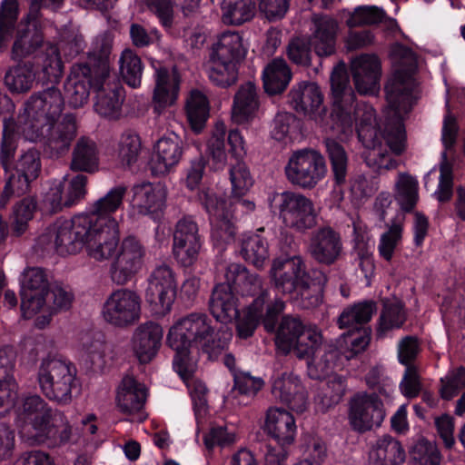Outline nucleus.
Listing matches in <instances>:
<instances>
[{"mask_svg": "<svg viewBox=\"0 0 465 465\" xmlns=\"http://www.w3.org/2000/svg\"><path fill=\"white\" fill-rule=\"evenodd\" d=\"M37 59L41 61L42 75L39 78L46 83L57 84L63 76L64 68L58 47L49 45Z\"/></svg>", "mask_w": 465, "mask_h": 465, "instance_id": "864d4df0", "label": "nucleus"}, {"mask_svg": "<svg viewBox=\"0 0 465 465\" xmlns=\"http://www.w3.org/2000/svg\"><path fill=\"white\" fill-rule=\"evenodd\" d=\"M64 106L62 93L54 86L34 93L18 115L22 136L40 143L52 156L67 152L76 136L77 126L75 117L70 114L58 121Z\"/></svg>", "mask_w": 465, "mask_h": 465, "instance_id": "f03ea898", "label": "nucleus"}, {"mask_svg": "<svg viewBox=\"0 0 465 465\" xmlns=\"http://www.w3.org/2000/svg\"><path fill=\"white\" fill-rule=\"evenodd\" d=\"M313 28L307 40L310 47L319 56H330L336 50V37L339 32L338 22L327 15L314 16Z\"/></svg>", "mask_w": 465, "mask_h": 465, "instance_id": "473e14b6", "label": "nucleus"}, {"mask_svg": "<svg viewBox=\"0 0 465 465\" xmlns=\"http://www.w3.org/2000/svg\"><path fill=\"white\" fill-rule=\"evenodd\" d=\"M36 71L32 62L19 64L10 68L5 76V83L13 93H25L33 88Z\"/></svg>", "mask_w": 465, "mask_h": 465, "instance_id": "49530a36", "label": "nucleus"}, {"mask_svg": "<svg viewBox=\"0 0 465 465\" xmlns=\"http://www.w3.org/2000/svg\"><path fill=\"white\" fill-rule=\"evenodd\" d=\"M272 393L297 412H302L307 407L305 390L300 379L292 372L273 376Z\"/></svg>", "mask_w": 465, "mask_h": 465, "instance_id": "7c9ffc66", "label": "nucleus"}, {"mask_svg": "<svg viewBox=\"0 0 465 465\" xmlns=\"http://www.w3.org/2000/svg\"><path fill=\"white\" fill-rule=\"evenodd\" d=\"M337 351L331 347H324V351L307 362L308 375L314 380L328 377L323 403L326 406L337 404L346 391V381L342 376L329 375L335 365Z\"/></svg>", "mask_w": 465, "mask_h": 465, "instance_id": "6ab92c4d", "label": "nucleus"}, {"mask_svg": "<svg viewBox=\"0 0 465 465\" xmlns=\"http://www.w3.org/2000/svg\"><path fill=\"white\" fill-rule=\"evenodd\" d=\"M263 430L281 448L292 445L297 436L293 415L279 407H271L266 411Z\"/></svg>", "mask_w": 465, "mask_h": 465, "instance_id": "cd10ccee", "label": "nucleus"}, {"mask_svg": "<svg viewBox=\"0 0 465 465\" xmlns=\"http://www.w3.org/2000/svg\"><path fill=\"white\" fill-rule=\"evenodd\" d=\"M186 114L188 121L196 133L203 130L209 117V101L204 94L193 90L186 100Z\"/></svg>", "mask_w": 465, "mask_h": 465, "instance_id": "09e8293b", "label": "nucleus"}, {"mask_svg": "<svg viewBox=\"0 0 465 465\" xmlns=\"http://www.w3.org/2000/svg\"><path fill=\"white\" fill-rule=\"evenodd\" d=\"M419 183L416 177L407 173H401L395 183V199L401 208L411 211L419 200Z\"/></svg>", "mask_w": 465, "mask_h": 465, "instance_id": "603ef678", "label": "nucleus"}, {"mask_svg": "<svg viewBox=\"0 0 465 465\" xmlns=\"http://www.w3.org/2000/svg\"><path fill=\"white\" fill-rule=\"evenodd\" d=\"M203 239L199 226L192 216L178 220L173 231V252L176 261L183 266L193 265L199 255Z\"/></svg>", "mask_w": 465, "mask_h": 465, "instance_id": "412c9836", "label": "nucleus"}, {"mask_svg": "<svg viewBox=\"0 0 465 465\" xmlns=\"http://www.w3.org/2000/svg\"><path fill=\"white\" fill-rule=\"evenodd\" d=\"M224 278L242 295H258L242 312V315L237 322L238 336L242 339L251 337L260 322H262L267 331H273L278 315L285 308L284 302L279 298L271 301L269 292L262 288V278L256 273H251L242 264H229L226 267Z\"/></svg>", "mask_w": 465, "mask_h": 465, "instance_id": "39448f33", "label": "nucleus"}, {"mask_svg": "<svg viewBox=\"0 0 465 465\" xmlns=\"http://www.w3.org/2000/svg\"><path fill=\"white\" fill-rule=\"evenodd\" d=\"M269 275L278 292L283 294L297 292L303 308L321 304L326 276L321 271L309 272L302 256L274 259Z\"/></svg>", "mask_w": 465, "mask_h": 465, "instance_id": "423d86ee", "label": "nucleus"}, {"mask_svg": "<svg viewBox=\"0 0 465 465\" xmlns=\"http://www.w3.org/2000/svg\"><path fill=\"white\" fill-rule=\"evenodd\" d=\"M254 13L253 0H223L222 3V18L227 25H242L251 20Z\"/></svg>", "mask_w": 465, "mask_h": 465, "instance_id": "3c124183", "label": "nucleus"}, {"mask_svg": "<svg viewBox=\"0 0 465 465\" xmlns=\"http://www.w3.org/2000/svg\"><path fill=\"white\" fill-rule=\"evenodd\" d=\"M41 171V161L37 151L28 150L23 153L15 164V172L11 173L5 185L0 207L7 204L12 195L25 194L30 187V183L35 180Z\"/></svg>", "mask_w": 465, "mask_h": 465, "instance_id": "4be33fe9", "label": "nucleus"}, {"mask_svg": "<svg viewBox=\"0 0 465 465\" xmlns=\"http://www.w3.org/2000/svg\"><path fill=\"white\" fill-rule=\"evenodd\" d=\"M241 254L255 267H263L270 256L267 240L259 233L245 234L242 240Z\"/></svg>", "mask_w": 465, "mask_h": 465, "instance_id": "de8ad7c7", "label": "nucleus"}, {"mask_svg": "<svg viewBox=\"0 0 465 465\" xmlns=\"http://www.w3.org/2000/svg\"><path fill=\"white\" fill-rule=\"evenodd\" d=\"M113 36L105 32L97 35L89 50V61L95 66L94 90H96L95 112L104 118L116 120L122 114L123 90L116 76L110 74L109 56Z\"/></svg>", "mask_w": 465, "mask_h": 465, "instance_id": "6e6552de", "label": "nucleus"}, {"mask_svg": "<svg viewBox=\"0 0 465 465\" xmlns=\"http://www.w3.org/2000/svg\"><path fill=\"white\" fill-rule=\"evenodd\" d=\"M406 320V313L401 302H386L380 317L378 332L380 335L392 329H399Z\"/></svg>", "mask_w": 465, "mask_h": 465, "instance_id": "0e129e2a", "label": "nucleus"}, {"mask_svg": "<svg viewBox=\"0 0 465 465\" xmlns=\"http://www.w3.org/2000/svg\"><path fill=\"white\" fill-rule=\"evenodd\" d=\"M119 236L116 219L74 215L48 226L38 237V243L54 248L60 255L74 254L84 246L90 258L102 262L116 252Z\"/></svg>", "mask_w": 465, "mask_h": 465, "instance_id": "7ed1b4c3", "label": "nucleus"}, {"mask_svg": "<svg viewBox=\"0 0 465 465\" xmlns=\"http://www.w3.org/2000/svg\"><path fill=\"white\" fill-rule=\"evenodd\" d=\"M95 69L89 59L86 63H79L72 66L64 83V94L70 106L79 108L88 102L90 88L94 89V80L97 76Z\"/></svg>", "mask_w": 465, "mask_h": 465, "instance_id": "b1692460", "label": "nucleus"}, {"mask_svg": "<svg viewBox=\"0 0 465 465\" xmlns=\"http://www.w3.org/2000/svg\"><path fill=\"white\" fill-rule=\"evenodd\" d=\"M308 251L318 262L331 265L341 254L342 242L341 236L329 226L322 227L312 234Z\"/></svg>", "mask_w": 465, "mask_h": 465, "instance_id": "c756f323", "label": "nucleus"}, {"mask_svg": "<svg viewBox=\"0 0 465 465\" xmlns=\"http://www.w3.org/2000/svg\"><path fill=\"white\" fill-rule=\"evenodd\" d=\"M35 210L36 201L32 197H25L15 203L12 213V231L15 236H21L27 231Z\"/></svg>", "mask_w": 465, "mask_h": 465, "instance_id": "bf43d9fd", "label": "nucleus"}, {"mask_svg": "<svg viewBox=\"0 0 465 465\" xmlns=\"http://www.w3.org/2000/svg\"><path fill=\"white\" fill-rule=\"evenodd\" d=\"M356 90L361 94L374 95L380 90L381 63L377 56L361 54L351 64Z\"/></svg>", "mask_w": 465, "mask_h": 465, "instance_id": "c85d7f7f", "label": "nucleus"}, {"mask_svg": "<svg viewBox=\"0 0 465 465\" xmlns=\"http://www.w3.org/2000/svg\"><path fill=\"white\" fill-rule=\"evenodd\" d=\"M274 331L275 345L282 354L293 351L298 358L309 361L324 351L321 331L316 326L304 325L298 317L283 316Z\"/></svg>", "mask_w": 465, "mask_h": 465, "instance_id": "1a4fd4ad", "label": "nucleus"}, {"mask_svg": "<svg viewBox=\"0 0 465 465\" xmlns=\"http://www.w3.org/2000/svg\"><path fill=\"white\" fill-rule=\"evenodd\" d=\"M21 311L24 318L30 319L47 305L49 283L45 272L39 267L25 269L20 279Z\"/></svg>", "mask_w": 465, "mask_h": 465, "instance_id": "a211bd4d", "label": "nucleus"}, {"mask_svg": "<svg viewBox=\"0 0 465 465\" xmlns=\"http://www.w3.org/2000/svg\"><path fill=\"white\" fill-rule=\"evenodd\" d=\"M376 303L372 301H361L346 307L339 316L340 329L363 328L376 312Z\"/></svg>", "mask_w": 465, "mask_h": 465, "instance_id": "37998d69", "label": "nucleus"}, {"mask_svg": "<svg viewBox=\"0 0 465 465\" xmlns=\"http://www.w3.org/2000/svg\"><path fill=\"white\" fill-rule=\"evenodd\" d=\"M98 166L99 155L95 142L86 137L80 138L72 153L71 169L76 172L94 173Z\"/></svg>", "mask_w": 465, "mask_h": 465, "instance_id": "ea45409f", "label": "nucleus"}, {"mask_svg": "<svg viewBox=\"0 0 465 465\" xmlns=\"http://www.w3.org/2000/svg\"><path fill=\"white\" fill-rule=\"evenodd\" d=\"M370 341L371 331L368 328L351 329L340 337L338 340L339 350L335 349V351L337 353L344 354L346 359H350L363 351L369 345ZM323 347H326V345H323ZM331 347L334 350L332 346Z\"/></svg>", "mask_w": 465, "mask_h": 465, "instance_id": "8fccbe9b", "label": "nucleus"}, {"mask_svg": "<svg viewBox=\"0 0 465 465\" xmlns=\"http://www.w3.org/2000/svg\"><path fill=\"white\" fill-rule=\"evenodd\" d=\"M19 123L15 124L12 118H4L3 140L1 143V163L5 170L9 171L15 156L16 144L15 134L22 133L18 129Z\"/></svg>", "mask_w": 465, "mask_h": 465, "instance_id": "e2e57ef3", "label": "nucleus"}, {"mask_svg": "<svg viewBox=\"0 0 465 465\" xmlns=\"http://www.w3.org/2000/svg\"><path fill=\"white\" fill-rule=\"evenodd\" d=\"M125 192V187L115 186L104 196L91 203L86 212L79 213L76 215H94L98 218L115 219L113 217V213H114L123 204V199Z\"/></svg>", "mask_w": 465, "mask_h": 465, "instance_id": "c03bdc74", "label": "nucleus"}, {"mask_svg": "<svg viewBox=\"0 0 465 465\" xmlns=\"http://www.w3.org/2000/svg\"><path fill=\"white\" fill-rule=\"evenodd\" d=\"M238 440V433L232 426H213L203 436V443L208 450L218 446L225 448Z\"/></svg>", "mask_w": 465, "mask_h": 465, "instance_id": "774afa93", "label": "nucleus"}, {"mask_svg": "<svg viewBox=\"0 0 465 465\" xmlns=\"http://www.w3.org/2000/svg\"><path fill=\"white\" fill-rule=\"evenodd\" d=\"M410 453L414 465H440L441 455L437 445L423 438L413 444Z\"/></svg>", "mask_w": 465, "mask_h": 465, "instance_id": "69168bd1", "label": "nucleus"}, {"mask_svg": "<svg viewBox=\"0 0 465 465\" xmlns=\"http://www.w3.org/2000/svg\"><path fill=\"white\" fill-rule=\"evenodd\" d=\"M83 350L86 360L94 369L104 371L110 366L116 357L114 347L99 338L86 336L83 340Z\"/></svg>", "mask_w": 465, "mask_h": 465, "instance_id": "58836bf2", "label": "nucleus"}, {"mask_svg": "<svg viewBox=\"0 0 465 465\" xmlns=\"http://www.w3.org/2000/svg\"><path fill=\"white\" fill-rule=\"evenodd\" d=\"M152 67L155 70L152 106L156 114H161L176 102L180 90V76L175 68L169 70L161 65L157 67L154 61H152Z\"/></svg>", "mask_w": 465, "mask_h": 465, "instance_id": "bb28decb", "label": "nucleus"}, {"mask_svg": "<svg viewBox=\"0 0 465 465\" xmlns=\"http://www.w3.org/2000/svg\"><path fill=\"white\" fill-rule=\"evenodd\" d=\"M144 247L134 235L124 237L110 265V278L116 285L132 282L143 267Z\"/></svg>", "mask_w": 465, "mask_h": 465, "instance_id": "dca6fc26", "label": "nucleus"}, {"mask_svg": "<svg viewBox=\"0 0 465 465\" xmlns=\"http://www.w3.org/2000/svg\"><path fill=\"white\" fill-rule=\"evenodd\" d=\"M72 434V426L65 415L61 411H54L46 445L52 448L64 445L71 440Z\"/></svg>", "mask_w": 465, "mask_h": 465, "instance_id": "680f3d73", "label": "nucleus"}, {"mask_svg": "<svg viewBox=\"0 0 465 465\" xmlns=\"http://www.w3.org/2000/svg\"><path fill=\"white\" fill-rule=\"evenodd\" d=\"M246 54L247 47L243 44L242 35L237 32L226 31L218 36L211 55L240 64Z\"/></svg>", "mask_w": 465, "mask_h": 465, "instance_id": "e433bc0d", "label": "nucleus"}, {"mask_svg": "<svg viewBox=\"0 0 465 465\" xmlns=\"http://www.w3.org/2000/svg\"><path fill=\"white\" fill-rule=\"evenodd\" d=\"M228 173L232 195L242 198L251 190L254 183L249 167L244 161H238L230 164Z\"/></svg>", "mask_w": 465, "mask_h": 465, "instance_id": "4d7b16f0", "label": "nucleus"}, {"mask_svg": "<svg viewBox=\"0 0 465 465\" xmlns=\"http://www.w3.org/2000/svg\"><path fill=\"white\" fill-rule=\"evenodd\" d=\"M259 99L256 86L245 83L236 92L232 107V119L237 124L252 121L257 114Z\"/></svg>", "mask_w": 465, "mask_h": 465, "instance_id": "f704fd0d", "label": "nucleus"}, {"mask_svg": "<svg viewBox=\"0 0 465 465\" xmlns=\"http://www.w3.org/2000/svg\"><path fill=\"white\" fill-rule=\"evenodd\" d=\"M299 121L291 113H279L273 119L271 135L279 142L287 143L291 141L297 132Z\"/></svg>", "mask_w": 465, "mask_h": 465, "instance_id": "338daca9", "label": "nucleus"}, {"mask_svg": "<svg viewBox=\"0 0 465 465\" xmlns=\"http://www.w3.org/2000/svg\"><path fill=\"white\" fill-rule=\"evenodd\" d=\"M207 152L211 167L218 171L225 167L228 153L235 162L243 161L247 154V144L239 130L232 129L227 134L225 124L218 121L207 142Z\"/></svg>", "mask_w": 465, "mask_h": 465, "instance_id": "ddd939ff", "label": "nucleus"}, {"mask_svg": "<svg viewBox=\"0 0 465 465\" xmlns=\"http://www.w3.org/2000/svg\"><path fill=\"white\" fill-rule=\"evenodd\" d=\"M199 199L209 214L211 235L216 244L229 243L234 240V208L231 200L219 198L213 190L202 191Z\"/></svg>", "mask_w": 465, "mask_h": 465, "instance_id": "2eb2a0df", "label": "nucleus"}, {"mask_svg": "<svg viewBox=\"0 0 465 465\" xmlns=\"http://www.w3.org/2000/svg\"><path fill=\"white\" fill-rule=\"evenodd\" d=\"M218 341L214 340L212 320L203 312H192L177 320L170 328L167 344L175 351L173 361L174 371L187 378L196 371L197 360L193 355L203 350L210 356L223 350L232 339V331L226 327L220 331Z\"/></svg>", "mask_w": 465, "mask_h": 465, "instance_id": "20e7f679", "label": "nucleus"}, {"mask_svg": "<svg viewBox=\"0 0 465 465\" xmlns=\"http://www.w3.org/2000/svg\"><path fill=\"white\" fill-rule=\"evenodd\" d=\"M101 313L108 324L120 329L129 328L141 319L142 299L131 289H118L106 298Z\"/></svg>", "mask_w": 465, "mask_h": 465, "instance_id": "4468645a", "label": "nucleus"}, {"mask_svg": "<svg viewBox=\"0 0 465 465\" xmlns=\"http://www.w3.org/2000/svg\"><path fill=\"white\" fill-rule=\"evenodd\" d=\"M183 154V141L174 133L160 138L153 145L150 169L153 175H165L181 161Z\"/></svg>", "mask_w": 465, "mask_h": 465, "instance_id": "a878e982", "label": "nucleus"}, {"mask_svg": "<svg viewBox=\"0 0 465 465\" xmlns=\"http://www.w3.org/2000/svg\"><path fill=\"white\" fill-rule=\"evenodd\" d=\"M120 72L125 83L131 87H137L142 83V61L131 49L123 51L120 58Z\"/></svg>", "mask_w": 465, "mask_h": 465, "instance_id": "052dcab7", "label": "nucleus"}, {"mask_svg": "<svg viewBox=\"0 0 465 465\" xmlns=\"http://www.w3.org/2000/svg\"><path fill=\"white\" fill-rule=\"evenodd\" d=\"M142 152V139L134 131H126L120 136L117 147L118 158L121 163L133 170Z\"/></svg>", "mask_w": 465, "mask_h": 465, "instance_id": "6e6d98bb", "label": "nucleus"}, {"mask_svg": "<svg viewBox=\"0 0 465 465\" xmlns=\"http://www.w3.org/2000/svg\"><path fill=\"white\" fill-rule=\"evenodd\" d=\"M327 171L324 156L312 148L292 152L284 167L289 183L303 190L315 188L325 178Z\"/></svg>", "mask_w": 465, "mask_h": 465, "instance_id": "f8f14e48", "label": "nucleus"}, {"mask_svg": "<svg viewBox=\"0 0 465 465\" xmlns=\"http://www.w3.org/2000/svg\"><path fill=\"white\" fill-rule=\"evenodd\" d=\"M18 3L16 0H3L0 12V50L13 45L11 56L14 60L26 58L44 46L45 35L40 17L31 14L19 23Z\"/></svg>", "mask_w": 465, "mask_h": 465, "instance_id": "0eeeda50", "label": "nucleus"}, {"mask_svg": "<svg viewBox=\"0 0 465 465\" xmlns=\"http://www.w3.org/2000/svg\"><path fill=\"white\" fill-rule=\"evenodd\" d=\"M383 404L375 393L359 392L350 401L348 419L354 430L365 432L383 421Z\"/></svg>", "mask_w": 465, "mask_h": 465, "instance_id": "aec40b11", "label": "nucleus"}, {"mask_svg": "<svg viewBox=\"0 0 465 465\" xmlns=\"http://www.w3.org/2000/svg\"><path fill=\"white\" fill-rule=\"evenodd\" d=\"M233 290L235 289L232 283L226 280L213 288L209 306L211 313L219 322H231L237 316L240 318L242 315V313L239 314L237 298Z\"/></svg>", "mask_w": 465, "mask_h": 465, "instance_id": "72a5a7b5", "label": "nucleus"}, {"mask_svg": "<svg viewBox=\"0 0 465 465\" xmlns=\"http://www.w3.org/2000/svg\"><path fill=\"white\" fill-rule=\"evenodd\" d=\"M262 79L265 92L276 94L286 89L292 79V72L284 59L275 58L264 67Z\"/></svg>", "mask_w": 465, "mask_h": 465, "instance_id": "a19ab883", "label": "nucleus"}, {"mask_svg": "<svg viewBox=\"0 0 465 465\" xmlns=\"http://www.w3.org/2000/svg\"><path fill=\"white\" fill-rule=\"evenodd\" d=\"M272 213H277L285 227L304 232L317 224L319 212L313 201L293 191L273 192L267 198Z\"/></svg>", "mask_w": 465, "mask_h": 465, "instance_id": "9b49d317", "label": "nucleus"}, {"mask_svg": "<svg viewBox=\"0 0 465 465\" xmlns=\"http://www.w3.org/2000/svg\"><path fill=\"white\" fill-rule=\"evenodd\" d=\"M52 416L53 413L45 414L40 418L16 424L22 440L31 446L42 444L46 445L47 437H49L50 432Z\"/></svg>", "mask_w": 465, "mask_h": 465, "instance_id": "a18cd8bd", "label": "nucleus"}, {"mask_svg": "<svg viewBox=\"0 0 465 465\" xmlns=\"http://www.w3.org/2000/svg\"><path fill=\"white\" fill-rule=\"evenodd\" d=\"M213 0H153L151 9L164 26H171L173 16V5L181 7L185 16H193L200 12L201 6Z\"/></svg>", "mask_w": 465, "mask_h": 465, "instance_id": "4c0bfd02", "label": "nucleus"}, {"mask_svg": "<svg viewBox=\"0 0 465 465\" xmlns=\"http://www.w3.org/2000/svg\"><path fill=\"white\" fill-rule=\"evenodd\" d=\"M145 404V385L133 375L124 376L116 389L115 406L125 415L140 412Z\"/></svg>", "mask_w": 465, "mask_h": 465, "instance_id": "2f4dec72", "label": "nucleus"}, {"mask_svg": "<svg viewBox=\"0 0 465 465\" xmlns=\"http://www.w3.org/2000/svg\"><path fill=\"white\" fill-rule=\"evenodd\" d=\"M210 63L208 75L212 83L221 87H228L236 83L239 64L212 55Z\"/></svg>", "mask_w": 465, "mask_h": 465, "instance_id": "5fc2aeb1", "label": "nucleus"}, {"mask_svg": "<svg viewBox=\"0 0 465 465\" xmlns=\"http://www.w3.org/2000/svg\"><path fill=\"white\" fill-rule=\"evenodd\" d=\"M37 382L42 393L48 400L66 405L72 401L73 390L78 386L77 371L66 359L47 356L39 364Z\"/></svg>", "mask_w": 465, "mask_h": 465, "instance_id": "9d476101", "label": "nucleus"}, {"mask_svg": "<svg viewBox=\"0 0 465 465\" xmlns=\"http://www.w3.org/2000/svg\"><path fill=\"white\" fill-rule=\"evenodd\" d=\"M54 411L39 395H28L23 398L20 405L15 406V423H21L29 420L40 418L45 414H51Z\"/></svg>", "mask_w": 465, "mask_h": 465, "instance_id": "13d9d810", "label": "nucleus"}, {"mask_svg": "<svg viewBox=\"0 0 465 465\" xmlns=\"http://www.w3.org/2000/svg\"><path fill=\"white\" fill-rule=\"evenodd\" d=\"M324 145L333 181L327 202L330 208H340L344 200V187L348 182L349 156L343 146L332 138H326Z\"/></svg>", "mask_w": 465, "mask_h": 465, "instance_id": "5701e85b", "label": "nucleus"}, {"mask_svg": "<svg viewBox=\"0 0 465 465\" xmlns=\"http://www.w3.org/2000/svg\"><path fill=\"white\" fill-rule=\"evenodd\" d=\"M369 458L377 465H402L406 453L399 440L384 435L376 440L370 450Z\"/></svg>", "mask_w": 465, "mask_h": 465, "instance_id": "c9c22d12", "label": "nucleus"}, {"mask_svg": "<svg viewBox=\"0 0 465 465\" xmlns=\"http://www.w3.org/2000/svg\"><path fill=\"white\" fill-rule=\"evenodd\" d=\"M289 103L297 113L309 116L316 122L322 120L325 106L323 94L317 84L301 82L293 85L289 94Z\"/></svg>", "mask_w": 465, "mask_h": 465, "instance_id": "393cba45", "label": "nucleus"}, {"mask_svg": "<svg viewBox=\"0 0 465 465\" xmlns=\"http://www.w3.org/2000/svg\"><path fill=\"white\" fill-rule=\"evenodd\" d=\"M177 283L172 269L157 266L151 273L147 286V312L154 317L169 313L174 302Z\"/></svg>", "mask_w": 465, "mask_h": 465, "instance_id": "f3484780", "label": "nucleus"}, {"mask_svg": "<svg viewBox=\"0 0 465 465\" xmlns=\"http://www.w3.org/2000/svg\"><path fill=\"white\" fill-rule=\"evenodd\" d=\"M394 53L401 60L385 85L388 105L383 131L376 124L371 105L354 104L355 94L350 85L345 65L340 64L335 66L331 75L333 105L330 128L342 141L351 137L356 130L359 140L369 150L367 164L378 169L396 166V161L388 158V148L395 154H401L405 150L403 117L411 111L415 100L416 55L402 45L396 46Z\"/></svg>", "mask_w": 465, "mask_h": 465, "instance_id": "f257e3e1", "label": "nucleus"}, {"mask_svg": "<svg viewBox=\"0 0 465 465\" xmlns=\"http://www.w3.org/2000/svg\"><path fill=\"white\" fill-rule=\"evenodd\" d=\"M74 301V294L71 291L59 286H54L48 291L46 295L47 305L41 309L39 315L35 320V326L43 329L47 326L51 321L54 312L62 310H68Z\"/></svg>", "mask_w": 465, "mask_h": 465, "instance_id": "79ce46f5", "label": "nucleus"}]
</instances>
